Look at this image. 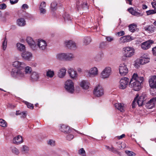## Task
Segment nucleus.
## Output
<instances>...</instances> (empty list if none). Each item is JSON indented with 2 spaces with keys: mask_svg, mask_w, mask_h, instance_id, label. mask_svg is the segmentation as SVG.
<instances>
[{
  "mask_svg": "<svg viewBox=\"0 0 156 156\" xmlns=\"http://www.w3.org/2000/svg\"><path fill=\"white\" fill-rule=\"evenodd\" d=\"M70 133H67L68 134L67 135L66 137V140L69 141L72 140L74 137V136L73 134Z\"/></svg>",
  "mask_w": 156,
  "mask_h": 156,
  "instance_id": "nucleus-42",
  "label": "nucleus"
},
{
  "mask_svg": "<svg viewBox=\"0 0 156 156\" xmlns=\"http://www.w3.org/2000/svg\"><path fill=\"white\" fill-rule=\"evenodd\" d=\"M66 70L65 68L62 67L59 70V78H63L66 75Z\"/></svg>",
  "mask_w": 156,
  "mask_h": 156,
  "instance_id": "nucleus-28",
  "label": "nucleus"
},
{
  "mask_svg": "<svg viewBox=\"0 0 156 156\" xmlns=\"http://www.w3.org/2000/svg\"><path fill=\"white\" fill-rule=\"evenodd\" d=\"M47 144L48 145L51 147H54L55 145V141L53 140H49L47 141Z\"/></svg>",
  "mask_w": 156,
  "mask_h": 156,
  "instance_id": "nucleus-44",
  "label": "nucleus"
},
{
  "mask_svg": "<svg viewBox=\"0 0 156 156\" xmlns=\"http://www.w3.org/2000/svg\"><path fill=\"white\" fill-rule=\"evenodd\" d=\"M86 72L89 77H95L98 74V70L95 67H91L89 70H87Z\"/></svg>",
  "mask_w": 156,
  "mask_h": 156,
  "instance_id": "nucleus-8",
  "label": "nucleus"
},
{
  "mask_svg": "<svg viewBox=\"0 0 156 156\" xmlns=\"http://www.w3.org/2000/svg\"><path fill=\"white\" fill-rule=\"evenodd\" d=\"M22 8L24 9H28V6L26 4H24L22 5Z\"/></svg>",
  "mask_w": 156,
  "mask_h": 156,
  "instance_id": "nucleus-62",
  "label": "nucleus"
},
{
  "mask_svg": "<svg viewBox=\"0 0 156 156\" xmlns=\"http://www.w3.org/2000/svg\"><path fill=\"white\" fill-rule=\"evenodd\" d=\"M105 38L108 41L111 42L114 40V38L111 36H106Z\"/></svg>",
  "mask_w": 156,
  "mask_h": 156,
  "instance_id": "nucleus-51",
  "label": "nucleus"
},
{
  "mask_svg": "<svg viewBox=\"0 0 156 156\" xmlns=\"http://www.w3.org/2000/svg\"><path fill=\"white\" fill-rule=\"evenodd\" d=\"M25 103L27 105V107L29 108H30L33 109L34 108L33 105L30 103H29L27 102H25Z\"/></svg>",
  "mask_w": 156,
  "mask_h": 156,
  "instance_id": "nucleus-50",
  "label": "nucleus"
},
{
  "mask_svg": "<svg viewBox=\"0 0 156 156\" xmlns=\"http://www.w3.org/2000/svg\"><path fill=\"white\" fill-rule=\"evenodd\" d=\"M150 57L147 54H144L140 58L139 63L141 65H144L150 62Z\"/></svg>",
  "mask_w": 156,
  "mask_h": 156,
  "instance_id": "nucleus-17",
  "label": "nucleus"
},
{
  "mask_svg": "<svg viewBox=\"0 0 156 156\" xmlns=\"http://www.w3.org/2000/svg\"><path fill=\"white\" fill-rule=\"evenodd\" d=\"M120 74L122 76H125L128 73V70L126 65L125 63L120 64L119 67Z\"/></svg>",
  "mask_w": 156,
  "mask_h": 156,
  "instance_id": "nucleus-10",
  "label": "nucleus"
},
{
  "mask_svg": "<svg viewBox=\"0 0 156 156\" xmlns=\"http://www.w3.org/2000/svg\"><path fill=\"white\" fill-rule=\"evenodd\" d=\"M21 117L22 118H25L27 115V113L26 112H21Z\"/></svg>",
  "mask_w": 156,
  "mask_h": 156,
  "instance_id": "nucleus-57",
  "label": "nucleus"
},
{
  "mask_svg": "<svg viewBox=\"0 0 156 156\" xmlns=\"http://www.w3.org/2000/svg\"><path fill=\"white\" fill-rule=\"evenodd\" d=\"M54 75V72L51 69H48L46 72V75L47 77L51 78Z\"/></svg>",
  "mask_w": 156,
  "mask_h": 156,
  "instance_id": "nucleus-35",
  "label": "nucleus"
},
{
  "mask_svg": "<svg viewBox=\"0 0 156 156\" xmlns=\"http://www.w3.org/2000/svg\"><path fill=\"white\" fill-rule=\"evenodd\" d=\"M106 45V43L103 42L100 43L99 45V48H104Z\"/></svg>",
  "mask_w": 156,
  "mask_h": 156,
  "instance_id": "nucleus-53",
  "label": "nucleus"
},
{
  "mask_svg": "<svg viewBox=\"0 0 156 156\" xmlns=\"http://www.w3.org/2000/svg\"><path fill=\"white\" fill-rule=\"evenodd\" d=\"M103 54L102 53L100 55H96L94 57V59L96 61H100L102 55Z\"/></svg>",
  "mask_w": 156,
  "mask_h": 156,
  "instance_id": "nucleus-49",
  "label": "nucleus"
},
{
  "mask_svg": "<svg viewBox=\"0 0 156 156\" xmlns=\"http://www.w3.org/2000/svg\"><path fill=\"white\" fill-rule=\"evenodd\" d=\"M112 69L110 67H106L101 73V76L102 78L105 79L109 77L111 74Z\"/></svg>",
  "mask_w": 156,
  "mask_h": 156,
  "instance_id": "nucleus-9",
  "label": "nucleus"
},
{
  "mask_svg": "<svg viewBox=\"0 0 156 156\" xmlns=\"http://www.w3.org/2000/svg\"><path fill=\"white\" fill-rule=\"evenodd\" d=\"M128 10L129 12L133 15L137 16H142L140 13L135 11L132 7L128 9Z\"/></svg>",
  "mask_w": 156,
  "mask_h": 156,
  "instance_id": "nucleus-27",
  "label": "nucleus"
},
{
  "mask_svg": "<svg viewBox=\"0 0 156 156\" xmlns=\"http://www.w3.org/2000/svg\"><path fill=\"white\" fill-rule=\"evenodd\" d=\"M66 53L59 54V61H66Z\"/></svg>",
  "mask_w": 156,
  "mask_h": 156,
  "instance_id": "nucleus-34",
  "label": "nucleus"
},
{
  "mask_svg": "<svg viewBox=\"0 0 156 156\" xmlns=\"http://www.w3.org/2000/svg\"><path fill=\"white\" fill-rule=\"evenodd\" d=\"M94 94L96 97H99L104 94V90L103 87L100 85L96 86L93 90Z\"/></svg>",
  "mask_w": 156,
  "mask_h": 156,
  "instance_id": "nucleus-6",
  "label": "nucleus"
},
{
  "mask_svg": "<svg viewBox=\"0 0 156 156\" xmlns=\"http://www.w3.org/2000/svg\"><path fill=\"white\" fill-rule=\"evenodd\" d=\"M68 72L70 77L73 79H76L78 77L77 72L73 68L69 67L68 69Z\"/></svg>",
  "mask_w": 156,
  "mask_h": 156,
  "instance_id": "nucleus-14",
  "label": "nucleus"
},
{
  "mask_svg": "<svg viewBox=\"0 0 156 156\" xmlns=\"http://www.w3.org/2000/svg\"><path fill=\"white\" fill-rule=\"evenodd\" d=\"M125 136V134H122L121 136H117V138L118 139H120L124 137Z\"/></svg>",
  "mask_w": 156,
  "mask_h": 156,
  "instance_id": "nucleus-61",
  "label": "nucleus"
},
{
  "mask_svg": "<svg viewBox=\"0 0 156 156\" xmlns=\"http://www.w3.org/2000/svg\"><path fill=\"white\" fill-rule=\"evenodd\" d=\"M146 13L147 15H149L156 13V11L154 10H151L146 11Z\"/></svg>",
  "mask_w": 156,
  "mask_h": 156,
  "instance_id": "nucleus-48",
  "label": "nucleus"
},
{
  "mask_svg": "<svg viewBox=\"0 0 156 156\" xmlns=\"http://www.w3.org/2000/svg\"><path fill=\"white\" fill-rule=\"evenodd\" d=\"M11 74L13 78L18 80L22 79L26 76L24 70L22 69H12Z\"/></svg>",
  "mask_w": 156,
  "mask_h": 156,
  "instance_id": "nucleus-3",
  "label": "nucleus"
},
{
  "mask_svg": "<svg viewBox=\"0 0 156 156\" xmlns=\"http://www.w3.org/2000/svg\"><path fill=\"white\" fill-rule=\"evenodd\" d=\"M105 147L107 149L113 153H116L117 151L116 150L114 149L113 146H112L110 147L109 146L106 145L105 146Z\"/></svg>",
  "mask_w": 156,
  "mask_h": 156,
  "instance_id": "nucleus-47",
  "label": "nucleus"
},
{
  "mask_svg": "<svg viewBox=\"0 0 156 156\" xmlns=\"http://www.w3.org/2000/svg\"><path fill=\"white\" fill-rule=\"evenodd\" d=\"M82 6L83 8L87 7V2H83L82 4Z\"/></svg>",
  "mask_w": 156,
  "mask_h": 156,
  "instance_id": "nucleus-60",
  "label": "nucleus"
},
{
  "mask_svg": "<svg viewBox=\"0 0 156 156\" xmlns=\"http://www.w3.org/2000/svg\"><path fill=\"white\" fill-rule=\"evenodd\" d=\"M10 14L8 12H5L4 14V16L5 17H7L9 16Z\"/></svg>",
  "mask_w": 156,
  "mask_h": 156,
  "instance_id": "nucleus-63",
  "label": "nucleus"
},
{
  "mask_svg": "<svg viewBox=\"0 0 156 156\" xmlns=\"http://www.w3.org/2000/svg\"><path fill=\"white\" fill-rule=\"evenodd\" d=\"M0 126L2 127H6L7 126V124L5 120L3 119H0Z\"/></svg>",
  "mask_w": 156,
  "mask_h": 156,
  "instance_id": "nucleus-43",
  "label": "nucleus"
},
{
  "mask_svg": "<svg viewBox=\"0 0 156 156\" xmlns=\"http://www.w3.org/2000/svg\"><path fill=\"white\" fill-rule=\"evenodd\" d=\"M91 41V39L90 37H86L84 38L83 43L85 45H87L89 44Z\"/></svg>",
  "mask_w": 156,
  "mask_h": 156,
  "instance_id": "nucleus-36",
  "label": "nucleus"
},
{
  "mask_svg": "<svg viewBox=\"0 0 156 156\" xmlns=\"http://www.w3.org/2000/svg\"><path fill=\"white\" fill-rule=\"evenodd\" d=\"M39 10L41 14H44L46 12V11L45 9L41 8H39Z\"/></svg>",
  "mask_w": 156,
  "mask_h": 156,
  "instance_id": "nucleus-52",
  "label": "nucleus"
},
{
  "mask_svg": "<svg viewBox=\"0 0 156 156\" xmlns=\"http://www.w3.org/2000/svg\"><path fill=\"white\" fill-rule=\"evenodd\" d=\"M17 25L20 27H24L26 24V21L23 18H20L16 20Z\"/></svg>",
  "mask_w": 156,
  "mask_h": 156,
  "instance_id": "nucleus-26",
  "label": "nucleus"
},
{
  "mask_svg": "<svg viewBox=\"0 0 156 156\" xmlns=\"http://www.w3.org/2000/svg\"><path fill=\"white\" fill-rule=\"evenodd\" d=\"M40 78V74L38 72L36 71L32 72L30 75V80L32 82L39 81Z\"/></svg>",
  "mask_w": 156,
  "mask_h": 156,
  "instance_id": "nucleus-13",
  "label": "nucleus"
},
{
  "mask_svg": "<svg viewBox=\"0 0 156 156\" xmlns=\"http://www.w3.org/2000/svg\"><path fill=\"white\" fill-rule=\"evenodd\" d=\"M37 45L40 50L44 51L47 49V44L45 40L42 39L38 40Z\"/></svg>",
  "mask_w": 156,
  "mask_h": 156,
  "instance_id": "nucleus-11",
  "label": "nucleus"
},
{
  "mask_svg": "<svg viewBox=\"0 0 156 156\" xmlns=\"http://www.w3.org/2000/svg\"><path fill=\"white\" fill-rule=\"evenodd\" d=\"M21 56L24 59L28 61L31 60L32 58V54L27 51L23 52L21 54Z\"/></svg>",
  "mask_w": 156,
  "mask_h": 156,
  "instance_id": "nucleus-18",
  "label": "nucleus"
},
{
  "mask_svg": "<svg viewBox=\"0 0 156 156\" xmlns=\"http://www.w3.org/2000/svg\"><path fill=\"white\" fill-rule=\"evenodd\" d=\"M89 84V82L87 80H82L80 83L81 87L85 90H87L88 88Z\"/></svg>",
  "mask_w": 156,
  "mask_h": 156,
  "instance_id": "nucleus-25",
  "label": "nucleus"
},
{
  "mask_svg": "<svg viewBox=\"0 0 156 156\" xmlns=\"http://www.w3.org/2000/svg\"><path fill=\"white\" fill-rule=\"evenodd\" d=\"M133 39V37L129 35L121 37L118 40L119 44H124L126 42H129Z\"/></svg>",
  "mask_w": 156,
  "mask_h": 156,
  "instance_id": "nucleus-15",
  "label": "nucleus"
},
{
  "mask_svg": "<svg viewBox=\"0 0 156 156\" xmlns=\"http://www.w3.org/2000/svg\"><path fill=\"white\" fill-rule=\"evenodd\" d=\"M13 143L16 144H19L23 142L22 138L21 136L18 135L14 137L12 140Z\"/></svg>",
  "mask_w": 156,
  "mask_h": 156,
  "instance_id": "nucleus-24",
  "label": "nucleus"
},
{
  "mask_svg": "<svg viewBox=\"0 0 156 156\" xmlns=\"http://www.w3.org/2000/svg\"><path fill=\"white\" fill-rule=\"evenodd\" d=\"M144 80L143 77L139 76L136 73H134L132 76L129 83V87L133 88L134 90L138 91L141 88V84Z\"/></svg>",
  "mask_w": 156,
  "mask_h": 156,
  "instance_id": "nucleus-1",
  "label": "nucleus"
},
{
  "mask_svg": "<svg viewBox=\"0 0 156 156\" xmlns=\"http://www.w3.org/2000/svg\"><path fill=\"white\" fill-rule=\"evenodd\" d=\"M125 153L128 156H135L136 154L132 151L128 150H126L125 151Z\"/></svg>",
  "mask_w": 156,
  "mask_h": 156,
  "instance_id": "nucleus-46",
  "label": "nucleus"
},
{
  "mask_svg": "<svg viewBox=\"0 0 156 156\" xmlns=\"http://www.w3.org/2000/svg\"><path fill=\"white\" fill-rule=\"evenodd\" d=\"M78 154L81 156H85L86 152L83 148H81L78 151Z\"/></svg>",
  "mask_w": 156,
  "mask_h": 156,
  "instance_id": "nucleus-41",
  "label": "nucleus"
},
{
  "mask_svg": "<svg viewBox=\"0 0 156 156\" xmlns=\"http://www.w3.org/2000/svg\"><path fill=\"white\" fill-rule=\"evenodd\" d=\"M57 2H53L51 3L50 7L52 11H55L57 9Z\"/></svg>",
  "mask_w": 156,
  "mask_h": 156,
  "instance_id": "nucleus-32",
  "label": "nucleus"
},
{
  "mask_svg": "<svg viewBox=\"0 0 156 156\" xmlns=\"http://www.w3.org/2000/svg\"><path fill=\"white\" fill-rule=\"evenodd\" d=\"M63 17L64 18L65 21L66 22L71 20V17L67 13H65L63 15Z\"/></svg>",
  "mask_w": 156,
  "mask_h": 156,
  "instance_id": "nucleus-38",
  "label": "nucleus"
},
{
  "mask_svg": "<svg viewBox=\"0 0 156 156\" xmlns=\"http://www.w3.org/2000/svg\"><path fill=\"white\" fill-rule=\"evenodd\" d=\"M65 87L66 90L68 92L72 93L73 92L74 89V83L71 80H68L65 83Z\"/></svg>",
  "mask_w": 156,
  "mask_h": 156,
  "instance_id": "nucleus-5",
  "label": "nucleus"
},
{
  "mask_svg": "<svg viewBox=\"0 0 156 156\" xmlns=\"http://www.w3.org/2000/svg\"><path fill=\"white\" fill-rule=\"evenodd\" d=\"M156 101V97L153 98L151 99L147 103V104H150V105H152L150 108L154 106V102Z\"/></svg>",
  "mask_w": 156,
  "mask_h": 156,
  "instance_id": "nucleus-39",
  "label": "nucleus"
},
{
  "mask_svg": "<svg viewBox=\"0 0 156 156\" xmlns=\"http://www.w3.org/2000/svg\"><path fill=\"white\" fill-rule=\"evenodd\" d=\"M46 6V5L45 2H43L41 3L39 8H41L44 9H45Z\"/></svg>",
  "mask_w": 156,
  "mask_h": 156,
  "instance_id": "nucleus-55",
  "label": "nucleus"
},
{
  "mask_svg": "<svg viewBox=\"0 0 156 156\" xmlns=\"http://www.w3.org/2000/svg\"><path fill=\"white\" fill-rule=\"evenodd\" d=\"M6 7V5L4 3L0 5V9H4Z\"/></svg>",
  "mask_w": 156,
  "mask_h": 156,
  "instance_id": "nucleus-56",
  "label": "nucleus"
},
{
  "mask_svg": "<svg viewBox=\"0 0 156 156\" xmlns=\"http://www.w3.org/2000/svg\"><path fill=\"white\" fill-rule=\"evenodd\" d=\"M16 47L17 49L20 51H23L25 49V46L23 44L18 43L16 44Z\"/></svg>",
  "mask_w": 156,
  "mask_h": 156,
  "instance_id": "nucleus-29",
  "label": "nucleus"
},
{
  "mask_svg": "<svg viewBox=\"0 0 156 156\" xmlns=\"http://www.w3.org/2000/svg\"><path fill=\"white\" fill-rule=\"evenodd\" d=\"M75 58L74 55L72 53H66V61H71Z\"/></svg>",
  "mask_w": 156,
  "mask_h": 156,
  "instance_id": "nucleus-30",
  "label": "nucleus"
},
{
  "mask_svg": "<svg viewBox=\"0 0 156 156\" xmlns=\"http://www.w3.org/2000/svg\"><path fill=\"white\" fill-rule=\"evenodd\" d=\"M154 41L151 40H149L143 43L141 45V48L143 50H147L151 47V44H153Z\"/></svg>",
  "mask_w": 156,
  "mask_h": 156,
  "instance_id": "nucleus-19",
  "label": "nucleus"
},
{
  "mask_svg": "<svg viewBox=\"0 0 156 156\" xmlns=\"http://www.w3.org/2000/svg\"><path fill=\"white\" fill-rule=\"evenodd\" d=\"M146 97L144 94L142 95L139 97V98H137V96L136 97V98L134 99L132 103V107L133 108H134L135 107V105L136 103H137L139 106H142L143 105L145 104V103L146 104L147 106H152L149 104H147V103L146 102Z\"/></svg>",
  "mask_w": 156,
  "mask_h": 156,
  "instance_id": "nucleus-2",
  "label": "nucleus"
},
{
  "mask_svg": "<svg viewBox=\"0 0 156 156\" xmlns=\"http://www.w3.org/2000/svg\"><path fill=\"white\" fill-rule=\"evenodd\" d=\"M13 66L17 68H23L26 66V64L24 62L16 61L12 63Z\"/></svg>",
  "mask_w": 156,
  "mask_h": 156,
  "instance_id": "nucleus-22",
  "label": "nucleus"
},
{
  "mask_svg": "<svg viewBox=\"0 0 156 156\" xmlns=\"http://www.w3.org/2000/svg\"><path fill=\"white\" fill-rule=\"evenodd\" d=\"M65 44L67 48L71 50H75L77 48L76 43L72 41H66Z\"/></svg>",
  "mask_w": 156,
  "mask_h": 156,
  "instance_id": "nucleus-16",
  "label": "nucleus"
},
{
  "mask_svg": "<svg viewBox=\"0 0 156 156\" xmlns=\"http://www.w3.org/2000/svg\"><path fill=\"white\" fill-rule=\"evenodd\" d=\"M18 0H10V2L11 4H13L17 2Z\"/></svg>",
  "mask_w": 156,
  "mask_h": 156,
  "instance_id": "nucleus-59",
  "label": "nucleus"
},
{
  "mask_svg": "<svg viewBox=\"0 0 156 156\" xmlns=\"http://www.w3.org/2000/svg\"><path fill=\"white\" fill-rule=\"evenodd\" d=\"M116 34L118 35L119 36H121L125 34V32L124 31L121 30L119 32L117 33Z\"/></svg>",
  "mask_w": 156,
  "mask_h": 156,
  "instance_id": "nucleus-54",
  "label": "nucleus"
},
{
  "mask_svg": "<svg viewBox=\"0 0 156 156\" xmlns=\"http://www.w3.org/2000/svg\"><path fill=\"white\" fill-rule=\"evenodd\" d=\"M59 130L61 132L66 133H72V130L70 129L69 127L65 125H61L59 128Z\"/></svg>",
  "mask_w": 156,
  "mask_h": 156,
  "instance_id": "nucleus-20",
  "label": "nucleus"
},
{
  "mask_svg": "<svg viewBox=\"0 0 156 156\" xmlns=\"http://www.w3.org/2000/svg\"><path fill=\"white\" fill-rule=\"evenodd\" d=\"M11 150L13 153L16 155H18L20 153L19 150L15 147H12Z\"/></svg>",
  "mask_w": 156,
  "mask_h": 156,
  "instance_id": "nucleus-40",
  "label": "nucleus"
},
{
  "mask_svg": "<svg viewBox=\"0 0 156 156\" xmlns=\"http://www.w3.org/2000/svg\"><path fill=\"white\" fill-rule=\"evenodd\" d=\"M129 31L132 32H134L136 29V25L131 24L129 26Z\"/></svg>",
  "mask_w": 156,
  "mask_h": 156,
  "instance_id": "nucleus-37",
  "label": "nucleus"
},
{
  "mask_svg": "<svg viewBox=\"0 0 156 156\" xmlns=\"http://www.w3.org/2000/svg\"><path fill=\"white\" fill-rule=\"evenodd\" d=\"M149 82L150 87L152 89H156V75L151 77Z\"/></svg>",
  "mask_w": 156,
  "mask_h": 156,
  "instance_id": "nucleus-21",
  "label": "nucleus"
},
{
  "mask_svg": "<svg viewBox=\"0 0 156 156\" xmlns=\"http://www.w3.org/2000/svg\"><path fill=\"white\" fill-rule=\"evenodd\" d=\"M152 51L153 55L156 56V46L152 48Z\"/></svg>",
  "mask_w": 156,
  "mask_h": 156,
  "instance_id": "nucleus-58",
  "label": "nucleus"
},
{
  "mask_svg": "<svg viewBox=\"0 0 156 156\" xmlns=\"http://www.w3.org/2000/svg\"><path fill=\"white\" fill-rule=\"evenodd\" d=\"M24 71V73H25V75L26 76V74H31L32 73V68L29 66H25Z\"/></svg>",
  "mask_w": 156,
  "mask_h": 156,
  "instance_id": "nucleus-31",
  "label": "nucleus"
},
{
  "mask_svg": "<svg viewBox=\"0 0 156 156\" xmlns=\"http://www.w3.org/2000/svg\"><path fill=\"white\" fill-rule=\"evenodd\" d=\"M129 81V79L126 77L122 78L119 81V88L121 89H125L127 86Z\"/></svg>",
  "mask_w": 156,
  "mask_h": 156,
  "instance_id": "nucleus-7",
  "label": "nucleus"
},
{
  "mask_svg": "<svg viewBox=\"0 0 156 156\" xmlns=\"http://www.w3.org/2000/svg\"><path fill=\"white\" fill-rule=\"evenodd\" d=\"M26 41L33 50L35 51L37 49V46L35 42L31 37H27L26 38Z\"/></svg>",
  "mask_w": 156,
  "mask_h": 156,
  "instance_id": "nucleus-12",
  "label": "nucleus"
},
{
  "mask_svg": "<svg viewBox=\"0 0 156 156\" xmlns=\"http://www.w3.org/2000/svg\"><path fill=\"white\" fill-rule=\"evenodd\" d=\"M133 0H126V2L127 3H129V4L130 5H132V2Z\"/></svg>",
  "mask_w": 156,
  "mask_h": 156,
  "instance_id": "nucleus-64",
  "label": "nucleus"
},
{
  "mask_svg": "<svg viewBox=\"0 0 156 156\" xmlns=\"http://www.w3.org/2000/svg\"><path fill=\"white\" fill-rule=\"evenodd\" d=\"M21 151L24 154L28 153L29 151V148L26 145H23L21 148Z\"/></svg>",
  "mask_w": 156,
  "mask_h": 156,
  "instance_id": "nucleus-33",
  "label": "nucleus"
},
{
  "mask_svg": "<svg viewBox=\"0 0 156 156\" xmlns=\"http://www.w3.org/2000/svg\"><path fill=\"white\" fill-rule=\"evenodd\" d=\"M7 39H6V37L5 38L4 40L2 42V48L4 50H5L7 47Z\"/></svg>",
  "mask_w": 156,
  "mask_h": 156,
  "instance_id": "nucleus-45",
  "label": "nucleus"
},
{
  "mask_svg": "<svg viewBox=\"0 0 156 156\" xmlns=\"http://www.w3.org/2000/svg\"><path fill=\"white\" fill-rule=\"evenodd\" d=\"M122 52L124 57L126 58H130L134 55L135 50L133 47H126L122 48Z\"/></svg>",
  "mask_w": 156,
  "mask_h": 156,
  "instance_id": "nucleus-4",
  "label": "nucleus"
},
{
  "mask_svg": "<svg viewBox=\"0 0 156 156\" xmlns=\"http://www.w3.org/2000/svg\"><path fill=\"white\" fill-rule=\"evenodd\" d=\"M115 108L120 111L121 112H123L125 111L126 105L123 104L121 103H116L114 104Z\"/></svg>",
  "mask_w": 156,
  "mask_h": 156,
  "instance_id": "nucleus-23",
  "label": "nucleus"
}]
</instances>
